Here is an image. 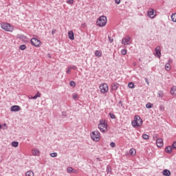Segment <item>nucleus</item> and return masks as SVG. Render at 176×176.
<instances>
[{
	"label": "nucleus",
	"instance_id": "nucleus-1",
	"mask_svg": "<svg viewBox=\"0 0 176 176\" xmlns=\"http://www.w3.org/2000/svg\"><path fill=\"white\" fill-rule=\"evenodd\" d=\"M98 129L101 133H107V131H108V123H107L105 120H100Z\"/></svg>",
	"mask_w": 176,
	"mask_h": 176
},
{
	"label": "nucleus",
	"instance_id": "nucleus-2",
	"mask_svg": "<svg viewBox=\"0 0 176 176\" xmlns=\"http://www.w3.org/2000/svg\"><path fill=\"white\" fill-rule=\"evenodd\" d=\"M133 127H140L142 126V119L140 116H135L134 120L131 122Z\"/></svg>",
	"mask_w": 176,
	"mask_h": 176
},
{
	"label": "nucleus",
	"instance_id": "nucleus-3",
	"mask_svg": "<svg viewBox=\"0 0 176 176\" xmlns=\"http://www.w3.org/2000/svg\"><path fill=\"white\" fill-rule=\"evenodd\" d=\"M107 16L102 15L98 19L96 24L98 27H105L107 25Z\"/></svg>",
	"mask_w": 176,
	"mask_h": 176
},
{
	"label": "nucleus",
	"instance_id": "nucleus-4",
	"mask_svg": "<svg viewBox=\"0 0 176 176\" xmlns=\"http://www.w3.org/2000/svg\"><path fill=\"white\" fill-rule=\"evenodd\" d=\"M91 140L95 141V142H98L101 140V133L98 131H94L90 134Z\"/></svg>",
	"mask_w": 176,
	"mask_h": 176
},
{
	"label": "nucleus",
	"instance_id": "nucleus-5",
	"mask_svg": "<svg viewBox=\"0 0 176 176\" xmlns=\"http://www.w3.org/2000/svg\"><path fill=\"white\" fill-rule=\"evenodd\" d=\"M2 30L6 31L7 32H13L14 28L9 23H3L1 24Z\"/></svg>",
	"mask_w": 176,
	"mask_h": 176
},
{
	"label": "nucleus",
	"instance_id": "nucleus-6",
	"mask_svg": "<svg viewBox=\"0 0 176 176\" xmlns=\"http://www.w3.org/2000/svg\"><path fill=\"white\" fill-rule=\"evenodd\" d=\"M100 91L102 94H105V93H108V91L109 90V88L108 87V84L107 83H102L99 87Z\"/></svg>",
	"mask_w": 176,
	"mask_h": 176
},
{
	"label": "nucleus",
	"instance_id": "nucleus-7",
	"mask_svg": "<svg viewBox=\"0 0 176 176\" xmlns=\"http://www.w3.org/2000/svg\"><path fill=\"white\" fill-rule=\"evenodd\" d=\"M148 17L150 19H155L156 17V12L153 8H149L147 12Z\"/></svg>",
	"mask_w": 176,
	"mask_h": 176
},
{
	"label": "nucleus",
	"instance_id": "nucleus-8",
	"mask_svg": "<svg viewBox=\"0 0 176 176\" xmlns=\"http://www.w3.org/2000/svg\"><path fill=\"white\" fill-rule=\"evenodd\" d=\"M131 41V37H130L129 35H126L124 38H122V44L124 45L125 46H127L130 45Z\"/></svg>",
	"mask_w": 176,
	"mask_h": 176
},
{
	"label": "nucleus",
	"instance_id": "nucleus-9",
	"mask_svg": "<svg viewBox=\"0 0 176 176\" xmlns=\"http://www.w3.org/2000/svg\"><path fill=\"white\" fill-rule=\"evenodd\" d=\"M30 42L35 47H39L41 46V41L38 38H33L31 39Z\"/></svg>",
	"mask_w": 176,
	"mask_h": 176
},
{
	"label": "nucleus",
	"instance_id": "nucleus-10",
	"mask_svg": "<svg viewBox=\"0 0 176 176\" xmlns=\"http://www.w3.org/2000/svg\"><path fill=\"white\" fill-rule=\"evenodd\" d=\"M155 50V53H154V56H156L158 58H160V57H162V51L160 50V46H157Z\"/></svg>",
	"mask_w": 176,
	"mask_h": 176
},
{
	"label": "nucleus",
	"instance_id": "nucleus-11",
	"mask_svg": "<svg viewBox=\"0 0 176 176\" xmlns=\"http://www.w3.org/2000/svg\"><path fill=\"white\" fill-rule=\"evenodd\" d=\"M17 39H20L21 41H23L25 43H27L28 41H27V36L24 34H17L16 35Z\"/></svg>",
	"mask_w": 176,
	"mask_h": 176
},
{
	"label": "nucleus",
	"instance_id": "nucleus-12",
	"mask_svg": "<svg viewBox=\"0 0 176 176\" xmlns=\"http://www.w3.org/2000/svg\"><path fill=\"white\" fill-rule=\"evenodd\" d=\"M21 109V107L19 105H14L10 107V111L12 112H19Z\"/></svg>",
	"mask_w": 176,
	"mask_h": 176
},
{
	"label": "nucleus",
	"instance_id": "nucleus-13",
	"mask_svg": "<svg viewBox=\"0 0 176 176\" xmlns=\"http://www.w3.org/2000/svg\"><path fill=\"white\" fill-rule=\"evenodd\" d=\"M156 144L158 148H162V146L164 145L163 140L162 138H157Z\"/></svg>",
	"mask_w": 176,
	"mask_h": 176
},
{
	"label": "nucleus",
	"instance_id": "nucleus-14",
	"mask_svg": "<svg viewBox=\"0 0 176 176\" xmlns=\"http://www.w3.org/2000/svg\"><path fill=\"white\" fill-rule=\"evenodd\" d=\"M68 36L69 39H70L71 41H74V39H75L74 32L72 30L68 32Z\"/></svg>",
	"mask_w": 176,
	"mask_h": 176
},
{
	"label": "nucleus",
	"instance_id": "nucleus-15",
	"mask_svg": "<svg viewBox=\"0 0 176 176\" xmlns=\"http://www.w3.org/2000/svg\"><path fill=\"white\" fill-rule=\"evenodd\" d=\"M67 173H69V174H71V173H73L74 174H76L78 173V170L74 169L72 167H68L67 168Z\"/></svg>",
	"mask_w": 176,
	"mask_h": 176
},
{
	"label": "nucleus",
	"instance_id": "nucleus-16",
	"mask_svg": "<svg viewBox=\"0 0 176 176\" xmlns=\"http://www.w3.org/2000/svg\"><path fill=\"white\" fill-rule=\"evenodd\" d=\"M119 89V83L113 82L111 84V90L116 91Z\"/></svg>",
	"mask_w": 176,
	"mask_h": 176
},
{
	"label": "nucleus",
	"instance_id": "nucleus-17",
	"mask_svg": "<svg viewBox=\"0 0 176 176\" xmlns=\"http://www.w3.org/2000/svg\"><path fill=\"white\" fill-rule=\"evenodd\" d=\"M170 94L173 96H176V86H173L170 89Z\"/></svg>",
	"mask_w": 176,
	"mask_h": 176
},
{
	"label": "nucleus",
	"instance_id": "nucleus-18",
	"mask_svg": "<svg viewBox=\"0 0 176 176\" xmlns=\"http://www.w3.org/2000/svg\"><path fill=\"white\" fill-rule=\"evenodd\" d=\"M158 98H163L164 97V92L162 90H160L157 93Z\"/></svg>",
	"mask_w": 176,
	"mask_h": 176
},
{
	"label": "nucleus",
	"instance_id": "nucleus-19",
	"mask_svg": "<svg viewBox=\"0 0 176 176\" xmlns=\"http://www.w3.org/2000/svg\"><path fill=\"white\" fill-rule=\"evenodd\" d=\"M162 174L164 176H170V175H171V172H170V170H168L167 169H165L163 170Z\"/></svg>",
	"mask_w": 176,
	"mask_h": 176
},
{
	"label": "nucleus",
	"instance_id": "nucleus-20",
	"mask_svg": "<svg viewBox=\"0 0 176 176\" xmlns=\"http://www.w3.org/2000/svg\"><path fill=\"white\" fill-rule=\"evenodd\" d=\"M171 151H173V147L171 146H168L165 148V152L166 153H171Z\"/></svg>",
	"mask_w": 176,
	"mask_h": 176
},
{
	"label": "nucleus",
	"instance_id": "nucleus-21",
	"mask_svg": "<svg viewBox=\"0 0 176 176\" xmlns=\"http://www.w3.org/2000/svg\"><path fill=\"white\" fill-rule=\"evenodd\" d=\"M95 56L96 57H101V56H102V52L101 51H100V50H96L95 52Z\"/></svg>",
	"mask_w": 176,
	"mask_h": 176
},
{
	"label": "nucleus",
	"instance_id": "nucleus-22",
	"mask_svg": "<svg viewBox=\"0 0 176 176\" xmlns=\"http://www.w3.org/2000/svg\"><path fill=\"white\" fill-rule=\"evenodd\" d=\"M32 155H39L40 152L38 148H34L32 150Z\"/></svg>",
	"mask_w": 176,
	"mask_h": 176
},
{
	"label": "nucleus",
	"instance_id": "nucleus-23",
	"mask_svg": "<svg viewBox=\"0 0 176 176\" xmlns=\"http://www.w3.org/2000/svg\"><path fill=\"white\" fill-rule=\"evenodd\" d=\"M165 69L166 71H170L171 69V65L169 63H166L165 65Z\"/></svg>",
	"mask_w": 176,
	"mask_h": 176
},
{
	"label": "nucleus",
	"instance_id": "nucleus-24",
	"mask_svg": "<svg viewBox=\"0 0 176 176\" xmlns=\"http://www.w3.org/2000/svg\"><path fill=\"white\" fill-rule=\"evenodd\" d=\"M26 176H34V172L32 170H28L25 173Z\"/></svg>",
	"mask_w": 176,
	"mask_h": 176
},
{
	"label": "nucleus",
	"instance_id": "nucleus-25",
	"mask_svg": "<svg viewBox=\"0 0 176 176\" xmlns=\"http://www.w3.org/2000/svg\"><path fill=\"white\" fill-rule=\"evenodd\" d=\"M128 87H129V89H134L135 85H134V82H129Z\"/></svg>",
	"mask_w": 176,
	"mask_h": 176
},
{
	"label": "nucleus",
	"instance_id": "nucleus-26",
	"mask_svg": "<svg viewBox=\"0 0 176 176\" xmlns=\"http://www.w3.org/2000/svg\"><path fill=\"white\" fill-rule=\"evenodd\" d=\"M171 19L173 23H176V13L171 15Z\"/></svg>",
	"mask_w": 176,
	"mask_h": 176
},
{
	"label": "nucleus",
	"instance_id": "nucleus-27",
	"mask_svg": "<svg viewBox=\"0 0 176 176\" xmlns=\"http://www.w3.org/2000/svg\"><path fill=\"white\" fill-rule=\"evenodd\" d=\"M27 49V45H21L19 46L20 50H25Z\"/></svg>",
	"mask_w": 176,
	"mask_h": 176
},
{
	"label": "nucleus",
	"instance_id": "nucleus-28",
	"mask_svg": "<svg viewBox=\"0 0 176 176\" xmlns=\"http://www.w3.org/2000/svg\"><path fill=\"white\" fill-rule=\"evenodd\" d=\"M12 146H14V148H17L19 146V143L17 142H12L11 143Z\"/></svg>",
	"mask_w": 176,
	"mask_h": 176
},
{
	"label": "nucleus",
	"instance_id": "nucleus-29",
	"mask_svg": "<svg viewBox=\"0 0 176 176\" xmlns=\"http://www.w3.org/2000/svg\"><path fill=\"white\" fill-rule=\"evenodd\" d=\"M152 107H153V104L151 102H148L146 104V108H147L148 109L152 108Z\"/></svg>",
	"mask_w": 176,
	"mask_h": 176
},
{
	"label": "nucleus",
	"instance_id": "nucleus-30",
	"mask_svg": "<svg viewBox=\"0 0 176 176\" xmlns=\"http://www.w3.org/2000/svg\"><path fill=\"white\" fill-rule=\"evenodd\" d=\"M136 153V151L134 148H131L130 151H129V154L130 155H135Z\"/></svg>",
	"mask_w": 176,
	"mask_h": 176
},
{
	"label": "nucleus",
	"instance_id": "nucleus-31",
	"mask_svg": "<svg viewBox=\"0 0 176 176\" xmlns=\"http://www.w3.org/2000/svg\"><path fill=\"white\" fill-rule=\"evenodd\" d=\"M69 85H70L72 87H75L76 86V83L74 81H70Z\"/></svg>",
	"mask_w": 176,
	"mask_h": 176
},
{
	"label": "nucleus",
	"instance_id": "nucleus-32",
	"mask_svg": "<svg viewBox=\"0 0 176 176\" xmlns=\"http://www.w3.org/2000/svg\"><path fill=\"white\" fill-rule=\"evenodd\" d=\"M121 54H122V56H126V54H127V50L123 49L121 50Z\"/></svg>",
	"mask_w": 176,
	"mask_h": 176
},
{
	"label": "nucleus",
	"instance_id": "nucleus-33",
	"mask_svg": "<svg viewBox=\"0 0 176 176\" xmlns=\"http://www.w3.org/2000/svg\"><path fill=\"white\" fill-rule=\"evenodd\" d=\"M142 138L144 140H149V135H146V134H143L142 135Z\"/></svg>",
	"mask_w": 176,
	"mask_h": 176
},
{
	"label": "nucleus",
	"instance_id": "nucleus-34",
	"mask_svg": "<svg viewBox=\"0 0 176 176\" xmlns=\"http://www.w3.org/2000/svg\"><path fill=\"white\" fill-rule=\"evenodd\" d=\"M109 115L111 119H116V116H115V114H113L112 113H109Z\"/></svg>",
	"mask_w": 176,
	"mask_h": 176
},
{
	"label": "nucleus",
	"instance_id": "nucleus-35",
	"mask_svg": "<svg viewBox=\"0 0 176 176\" xmlns=\"http://www.w3.org/2000/svg\"><path fill=\"white\" fill-rule=\"evenodd\" d=\"M111 171H112V168H111V166H107V174H109V173H111Z\"/></svg>",
	"mask_w": 176,
	"mask_h": 176
},
{
	"label": "nucleus",
	"instance_id": "nucleus-36",
	"mask_svg": "<svg viewBox=\"0 0 176 176\" xmlns=\"http://www.w3.org/2000/svg\"><path fill=\"white\" fill-rule=\"evenodd\" d=\"M110 146L111 148H115L116 146V144H115V142H112L110 143Z\"/></svg>",
	"mask_w": 176,
	"mask_h": 176
},
{
	"label": "nucleus",
	"instance_id": "nucleus-37",
	"mask_svg": "<svg viewBox=\"0 0 176 176\" xmlns=\"http://www.w3.org/2000/svg\"><path fill=\"white\" fill-rule=\"evenodd\" d=\"M173 149H176V141L171 145Z\"/></svg>",
	"mask_w": 176,
	"mask_h": 176
},
{
	"label": "nucleus",
	"instance_id": "nucleus-38",
	"mask_svg": "<svg viewBox=\"0 0 176 176\" xmlns=\"http://www.w3.org/2000/svg\"><path fill=\"white\" fill-rule=\"evenodd\" d=\"M67 3L69 5H72V3H74V0H67Z\"/></svg>",
	"mask_w": 176,
	"mask_h": 176
},
{
	"label": "nucleus",
	"instance_id": "nucleus-39",
	"mask_svg": "<svg viewBox=\"0 0 176 176\" xmlns=\"http://www.w3.org/2000/svg\"><path fill=\"white\" fill-rule=\"evenodd\" d=\"M109 38V42H110V43H112V42H113V38H112L111 36H108Z\"/></svg>",
	"mask_w": 176,
	"mask_h": 176
},
{
	"label": "nucleus",
	"instance_id": "nucleus-40",
	"mask_svg": "<svg viewBox=\"0 0 176 176\" xmlns=\"http://www.w3.org/2000/svg\"><path fill=\"white\" fill-rule=\"evenodd\" d=\"M159 108H160V111H164V106H163V105H160V107H159Z\"/></svg>",
	"mask_w": 176,
	"mask_h": 176
},
{
	"label": "nucleus",
	"instance_id": "nucleus-41",
	"mask_svg": "<svg viewBox=\"0 0 176 176\" xmlns=\"http://www.w3.org/2000/svg\"><path fill=\"white\" fill-rule=\"evenodd\" d=\"M71 69H70V67H69L67 70L66 71V74H71Z\"/></svg>",
	"mask_w": 176,
	"mask_h": 176
},
{
	"label": "nucleus",
	"instance_id": "nucleus-42",
	"mask_svg": "<svg viewBox=\"0 0 176 176\" xmlns=\"http://www.w3.org/2000/svg\"><path fill=\"white\" fill-rule=\"evenodd\" d=\"M78 68L76 65L70 66V69H76Z\"/></svg>",
	"mask_w": 176,
	"mask_h": 176
},
{
	"label": "nucleus",
	"instance_id": "nucleus-43",
	"mask_svg": "<svg viewBox=\"0 0 176 176\" xmlns=\"http://www.w3.org/2000/svg\"><path fill=\"white\" fill-rule=\"evenodd\" d=\"M57 32V30H55V29H53L52 30V35H54V34H56V32Z\"/></svg>",
	"mask_w": 176,
	"mask_h": 176
},
{
	"label": "nucleus",
	"instance_id": "nucleus-44",
	"mask_svg": "<svg viewBox=\"0 0 176 176\" xmlns=\"http://www.w3.org/2000/svg\"><path fill=\"white\" fill-rule=\"evenodd\" d=\"M73 98L75 100V98H78V94H74L73 96H72Z\"/></svg>",
	"mask_w": 176,
	"mask_h": 176
},
{
	"label": "nucleus",
	"instance_id": "nucleus-45",
	"mask_svg": "<svg viewBox=\"0 0 176 176\" xmlns=\"http://www.w3.org/2000/svg\"><path fill=\"white\" fill-rule=\"evenodd\" d=\"M36 98H38V96L36 95L31 98L32 100H36Z\"/></svg>",
	"mask_w": 176,
	"mask_h": 176
},
{
	"label": "nucleus",
	"instance_id": "nucleus-46",
	"mask_svg": "<svg viewBox=\"0 0 176 176\" xmlns=\"http://www.w3.org/2000/svg\"><path fill=\"white\" fill-rule=\"evenodd\" d=\"M144 80L147 85H149V80H148V78H144Z\"/></svg>",
	"mask_w": 176,
	"mask_h": 176
},
{
	"label": "nucleus",
	"instance_id": "nucleus-47",
	"mask_svg": "<svg viewBox=\"0 0 176 176\" xmlns=\"http://www.w3.org/2000/svg\"><path fill=\"white\" fill-rule=\"evenodd\" d=\"M115 2L117 5H119V3H120V0H115Z\"/></svg>",
	"mask_w": 176,
	"mask_h": 176
},
{
	"label": "nucleus",
	"instance_id": "nucleus-48",
	"mask_svg": "<svg viewBox=\"0 0 176 176\" xmlns=\"http://www.w3.org/2000/svg\"><path fill=\"white\" fill-rule=\"evenodd\" d=\"M36 96H37V98H38V97H41V93L37 92Z\"/></svg>",
	"mask_w": 176,
	"mask_h": 176
},
{
	"label": "nucleus",
	"instance_id": "nucleus-49",
	"mask_svg": "<svg viewBox=\"0 0 176 176\" xmlns=\"http://www.w3.org/2000/svg\"><path fill=\"white\" fill-rule=\"evenodd\" d=\"M172 61H173V60H172L171 59H169V60H168L167 64H171Z\"/></svg>",
	"mask_w": 176,
	"mask_h": 176
},
{
	"label": "nucleus",
	"instance_id": "nucleus-50",
	"mask_svg": "<svg viewBox=\"0 0 176 176\" xmlns=\"http://www.w3.org/2000/svg\"><path fill=\"white\" fill-rule=\"evenodd\" d=\"M56 156H57V155H51V157H56Z\"/></svg>",
	"mask_w": 176,
	"mask_h": 176
},
{
	"label": "nucleus",
	"instance_id": "nucleus-51",
	"mask_svg": "<svg viewBox=\"0 0 176 176\" xmlns=\"http://www.w3.org/2000/svg\"><path fill=\"white\" fill-rule=\"evenodd\" d=\"M50 155H57V153H51Z\"/></svg>",
	"mask_w": 176,
	"mask_h": 176
},
{
	"label": "nucleus",
	"instance_id": "nucleus-52",
	"mask_svg": "<svg viewBox=\"0 0 176 176\" xmlns=\"http://www.w3.org/2000/svg\"><path fill=\"white\" fill-rule=\"evenodd\" d=\"M155 138H157V135H155V136H153V140H155Z\"/></svg>",
	"mask_w": 176,
	"mask_h": 176
},
{
	"label": "nucleus",
	"instance_id": "nucleus-53",
	"mask_svg": "<svg viewBox=\"0 0 176 176\" xmlns=\"http://www.w3.org/2000/svg\"><path fill=\"white\" fill-rule=\"evenodd\" d=\"M133 65H134V66H136V65H137V63H133Z\"/></svg>",
	"mask_w": 176,
	"mask_h": 176
},
{
	"label": "nucleus",
	"instance_id": "nucleus-54",
	"mask_svg": "<svg viewBox=\"0 0 176 176\" xmlns=\"http://www.w3.org/2000/svg\"><path fill=\"white\" fill-rule=\"evenodd\" d=\"M1 129H2V125L0 124V130H1Z\"/></svg>",
	"mask_w": 176,
	"mask_h": 176
},
{
	"label": "nucleus",
	"instance_id": "nucleus-55",
	"mask_svg": "<svg viewBox=\"0 0 176 176\" xmlns=\"http://www.w3.org/2000/svg\"><path fill=\"white\" fill-rule=\"evenodd\" d=\"M3 126H6V124H3Z\"/></svg>",
	"mask_w": 176,
	"mask_h": 176
},
{
	"label": "nucleus",
	"instance_id": "nucleus-56",
	"mask_svg": "<svg viewBox=\"0 0 176 176\" xmlns=\"http://www.w3.org/2000/svg\"><path fill=\"white\" fill-rule=\"evenodd\" d=\"M119 104H122V101L119 102Z\"/></svg>",
	"mask_w": 176,
	"mask_h": 176
},
{
	"label": "nucleus",
	"instance_id": "nucleus-57",
	"mask_svg": "<svg viewBox=\"0 0 176 176\" xmlns=\"http://www.w3.org/2000/svg\"><path fill=\"white\" fill-rule=\"evenodd\" d=\"M48 57H51L50 55H48Z\"/></svg>",
	"mask_w": 176,
	"mask_h": 176
},
{
	"label": "nucleus",
	"instance_id": "nucleus-58",
	"mask_svg": "<svg viewBox=\"0 0 176 176\" xmlns=\"http://www.w3.org/2000/svg\"><path fill=\"white\" fill-rule=\"evenodd\" d=\"M5 129H8V126H6Z\"/></svg>",
	"mask_w": 176,
	"mask_h": 176
}]
</instances>
